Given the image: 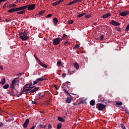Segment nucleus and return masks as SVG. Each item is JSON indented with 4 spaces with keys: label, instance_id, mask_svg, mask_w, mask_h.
<instances>
[{
    "label": "nucleus",
    "instance_id": "obj_1",
    "mask_svg": "<svg viewBox=\"0 0 129 129\" xmlns=\"http://www.w3.org/2000/svg\"><path fill=\"white\" fill-rule=\"evenodd\" d=\"M28 34H29V32L27 30L24 31V32H20L19 33L20 39H21L22 41H27L29 40V37Z\"/></svg>",
    "mask_w": 129,
    "mask_h": 129
},
{
    "label": "nucleus",
    "instance_id": "obj_2",
    "mask_svg": "<svg viewBox=\"0 0 129 129\" xmlns=\"http://www.w3.org/2000/svg\"><path fill=\"white\" fill-rule=\"evenodd\" d=\"M31 88H33V87L30 84H27L23 87L22 93L24 94H28V93H31Z\"/></svg>",
    "mask_w": 129,
    "mask_h": 129
},
{
    "label": "nucleus",
    "instance_id": "obj_3",
    "mask_svg": "<svg viewBox=\"0 0 129 129\" xmlns=\"http://www.w3.org/2000/svg\"><path fill=\"white\" fill-rule=\"evenodd\" d=\"M17 83V78H14V80L12 81V83L10 85V87L12 89H15V84Z\"/></svg>",
    "mask_w": 129,
    "mask_h": 129
},
{
    "label": "nucleus",
    "instance_id": "obj_4",
    "mask_svg": "<svg viewBox=\"0 0 129 129\" xmlns=\"http://www.w3.org/2000/svg\"><path fill=\"white\" fill-rule=\"evenodd\" d=\"M60 38H54L53 40V45H58L59 43H60Z\"/></svg>",
    "mask_w": 129,
    "mask_h": 129
},
{
    "label": "nucleus",
    "instance_id": "obj_5",
    "mask_svg": "<svg viewBox=\"0 0 129 129\" xmlns=\"http://www.w3.org/2000/svg\"><path fill=\"white\" fill-rule=\"evenodd\" d=\"M28 11H32L33 10H35V8H36V5L35 4H31L28 5Z\"/></svg>",
    "mask_w": 129,
    "mask_h": 129
},
{
    "label": "nucleus",
    "instance_id": "obj_6",
    "mask_svg": "<svg viewBox=\"0 0 129 129\" xmlns=\"http://www.w3.org/2000/svg\"><path fill=\"white\" fill-rule=\"evenodd\" d=\"M129 15V11H124L123 12H120L119 15L121 16V17H125Z\"/></svg>",
    "mask_w": 129,
    "mask_h": 129
},
{
    "label": "nucleus",
    "instance_id": "obj_7",
    "mask_svg": "<svg viewBox=\"0 0 129 129\" xmlns=\"http://www.w3.org/2000/svg\"><path fill=\"white\" fill-rule=\"evenodd\" d=\"M105 106H106V105H103V104L100 103L98 106V110H102V109H103L104 108V107H105Z\"/></svg>",
    "mask_w": 129,
    "mask_h": 129
},
{
    "label": "nucleus",
    "instance_id": "obj_8",
    "mask_svg": "<svg viewBox=\"0 0 129 129\" xmlns=\"http://www.w3.org/2000/svg\"><path fill=\"white\" fill-rule=\"evenodd\" d=\"M110 24L113 26H119V23L114 20H111V22H110Z\"/></svg>",
    "mask_w": 129,
    "mask_h": 129
},
{
    "label": "nucleus",
    "instance_id": "obj_9",
    "mask_svg": "<svg viewBox=\"0 0 129 129\" xmlns=\"http://www.w3.org/2000/svg\"><path fill=\"white\" fill-rule=\"evenodd\" d=\"M30 121V120H29V119H26L24 123L23 124V127L24 128H26L27 127V125L29 123V122Z\"/></svg>",
    "mask_w": 129,
    "mask_h": 129
},
{
    "label": "nucleus",
    "instance_id": "obj_10",
    "mask_svg": "<svg viewBox=\"0 0 129 129\" xmlns=\"http://www.w3.org/2000/svg\"><path fill=\"white\" fill-rule=\"evenodd\" d=\"M15 12H17L16 10V8H13L8 10V13H15Z\"/></svg>",
    "mask_w": 129,
    "mask_h": 129
},
{
    "label": "nucleus",
    "instance_id": "obj_11",
    "mask_svg": "<svg viewBox=\"0 0 129 129\" xmlns=\"http://www.w3.org/2000/svg\"><path fill=\"white\" fill-rule=\"evenodd\" d=\"M77 2V0H74L69 4H67V6H72V5H74V4H76Z\"/></svg>",
    "mask_w": 129,
    "mask_h": 129
},
{
    "label": "nucleus",
    "instance_id": "obj_12",
    "mask_svg": "<svg viewBox=\"0 0 129 129\" xmlns=\"http://www.w3.org/2000/svg\"><path fill=\"white\" fill-rule=\"evenodd\" d=\"M71 100H72V97H68L66 101L67 103H71Z\"/></svg>",
    "mask_w": 129,
    "mask_h": 129
},
{
    "label": "nucleus",
    "instance_id": "obj_13",
    "mask_svg": "<svg viewBox=\"0 0 129 129\" xmlns=\"http://www.w3.org/2000/svg\"><path fill=\"white\" fill-rule=\"evenodd\" d=\"M39 65H40L42 67H43V68H47V65L45 64V63H43L41 61L39 62Z\"/></svg>",
    "mask_w": 129,
    "mask_h": 129
},
{
    "label": "nucleus",
    "instance_id": "obj_14",
    "mask_svg": "<svg viewBox=\"0 0 129 129\" xmlns=\"http://www.w3.org/2000/svg\"><path fill=\"white\" fill-rule=\"evenodd\" d=\"M37 90H39V87H36L33 89H32V88H31V91L30 92H36V91H37Z\"/></svg>",
    "mask_w": 129,
    "mask_h": 129
},
{
    "label": "nucleus",
    "instance_id": "obj_15",
    "mask_svg": "<svg viewBox=\"0 0 129 129\" xmlns=\"http://www.w3.org/2000/svg\"><path fill=\"white\" fill-rule=\"evenodd\" d=\"M53 25H57L58 23V19H57L56 18H54L53 19Z\"/></svg>",
    "mask_w": 129,
    "mask_h": 129
},
{
    "label": "nucleus",
    "instance_id": "obj_16",
    "mask_svg": "<svg viewBox=\"0 0 129 129\" xmlns=\"http://www.w3.org/2000/svg\"><path fill=\"white\" fill-rule=\"evenodd\" d=\"M110 16H111L110 13H107V14L104 15L103 16V18H104V19H106V18H108V17H110Z\"/></svg>",
    "mask_w": 129,
    "mask_h": 129
},
{
    "label": "nucleus",
    "instance_id": "obj_17",
    "mask_svg": "<svg viewBox=\"0 0 129 129\" xmlns=\"http://www.w3.org/2000/svg\"><path fill=\"white\" fill-rule=\"evenodd\" d=\"M74 66L75 68L77 69V70H78L79 69V64L77 62H75L74 64Z\"/></svg>",
    "mask_w": 129,
    "mask_h": 129
},
{
    "label": "nucleus",
    "instance_id": "obj_18",
    "mask_svg": "<svg viewBox=\"0 0 129 129\" xmlns=\"http://www.w3.org/2000/svg\"><path fill=\"white\" fill-rule=\"evenodd\" d=\"M57 120L59 121H61L62 122H64V121H65V119H64L63 118H62L61 117H57Z\"/></svg>",
    "mask_w": 129,
    "mask_h": 129
},
{
    "label": "nucleus",
    "instance_id": "obj_19",
    "mask_svg": "<svg viewBox=\"0 0 129 129\" xmlns=\"http://www.w3.org/2000/svg\"><path fill=\"white\" fill-rule=\"evenodd\" d=\"M37 80H38V82H40V81H43V80H46V79H45L44 77H41L37 79Z\"/></svg>",
    "mask_w": 129,
    "mask_h": 129
},
{
    "label": "nucleus",
    "instance_id": "obj_20",
    "mask_svg": "<svg viewBox=\"0 0 129 129\" xmlns=\"http://www.w3.org/2000/svg\"><path fill=\"white\" fill-rule=\"evenodd\" d=\"M115 104L116 105H119V106H120V105H122V102L119 101H116Z\"/></svg>",
    "mask_w": 129,
    "mask_h": 129
},
{
    "label": "nucleus",
    "instance_id": "obj_21",
    "mask_svg": "<svg viewBox=\"0 0 129 129\" xmlns=\"http://www.w3.org/2000/svg\"><path fill=\"white\" fill-rule=\"evenodd\" d=\"M59 4H60V3H59V2H58V1L55 2H54V3H53L52 4V6H53V7H56V6H58V5H59Z\"/></svg>",
    "mask_w": 129,
    "mask_h": 129
},
{
    "label": "nucleus",
    "instance_id": "obj_22",
    "mask_svg": "<svg viewBox=\"0 0 129 129\" xmlns=\"http://www.w3.org/2000/svg\"><path fill=\"white\" fill-rule=\"evenodd\" d=\"M0 83H1V84L2 85H4V84H5V83H6V79L4 78L2 80V81L0 82Z\"/></svg>",
    "mask_w": 129,
    "mask_h": 129
},
{
    "label": "nucleus",
    "instance_id": "obj_23",
    "mask_svg": "<svg viewBox=\"0 0 129 129\" xmlns=\"http://www.w3.org/2000/svg\"><path fill=\"white\" fill-rule=\"evenodd\" d=\"M45 10H42L38 13V15H39V16H42V15H44V14H45Z\"/></svg>",
    "mask_w": 129,
    "mask_h": 129
},
{
    "label": "nucleus",
    "instance_id": "obj_24",
    "mask_svg": "<svg viewBox=\"0 0 129 129\" xmlns=\"http://www.w3.org/2000/svg\"><path fill=\"white\" fill-rule=\"evenodd\" d=\"M18 15H23V14H25V11L22 10L21 11L17 12Z\"/></svg>",
    "mask_w": 129,
    "mask_h": 129
},
{
    "label": "nucleus",
    "instance_id": "obj_25",
    "mask_svg": "<svg viewBox=\"0 0 129 129\" xmlns=\"http://www.w3.org/2000/svg\"><path fill=\"white\" fill-rule=\"evenodd\" d=\"M62 127V123H59L57 125V129H60Z\"/></svg>",
    "mask_w": 129,
    "mask_h": 129
},
{
    "label": "nucleus",
    "instance_id": "obj_26",
    "mask_svg": "<svg viewBox=\"0 0 129 129\" xmlns=\"http://www.w3.org/2000/svg\"><path fill=\"white\" fill-rule=\"evenodd\" d=\"M57 65L58 67H60L61 66H62V63L61 62V61H58L57 62Z\"/></svg>",
    "mask_w": 129,
    "mask_h": 129
},
{
    "label": "nucleus",
    "instance_id": "obj_27",
    "mask_svg": "<svg viewBox=\"0 0 129 129\" xmlns=\"http://www.w3.org/2000/svg\"><path fill=\"white\" fill-rule=\"evenodd\" d=\"M90 103L91 105H92V106L95 105V101H94V100H91L90 102Z\"/></svg>",
    "mask_w": 129,
    "mask_h": 129
},
{
    "label": "nucleus",
    "instance_id": "obj_28",
    "mask_svg": "<svg viewBox=\"0 0 129 129\" xmlns=\"http://www.w3.org/2000/svg\"><path fill=\"white\" fill-rule=\"evenodd\" d=\"M26 9H28V5L21 7V10L23 11V10H26Z\"/></svg>",
    "mask_w": 129,
    "mask_h": 129
},
{
    "label": "nucleus",
    "instance_id": "obj_29",
    "mask_svg": "<svg viewBox=\"0 0 129 129\" xmlns=\"http://www.w3.org/2000/svg\"><path fill=\"white\" fill-rule=\"evenodd\" d=\"M10 86L9 84H6L3 86L4 89H8V88Z\"/></svg>",
    "mask_w": 129,
    "mask_h": 129
},
{
    "label": "nucleus",
    "instance_id": "obj_30",
    "mask_svg": "<svg viewBox=\"0 0 129 129\" xmlns=\"http://www.w3.org/2000/svg\"><path fill=\"white\" fill-rule=\"evenodd\" d=\"M86 13H82L79 15H78V18H81L82 17H83V16H84L85 15Z\"/></svg>",
    "mask_w": 129,
    "mask_h": 129
},
{
    "label": "nucleus",
    "instance_id": "obj_31",
    "mask_svg": "<svg viewBox=\"0 0 129 129\" xmlns=\"http://www.w3.org/2000/svg\"><path fill=\"white\" fill-rule=\"evenodd\" d=\"M16 12H19V11H22V7H19L17 8H16Z\"/></svg>",
    "mask_w": 129,
    "mask_h": 129
},
{
    "label": "nucleus",
    "instance_id": "obj_32",
    "mask_svg": "<svg viewBox=\"0 0 129 129\" xmlns=\"http://www.w3.org/2000/svg\"><path fill=\"white\" fill-rule=\"evenodd\" d=\"M37 83H39V81H38V79H37L36 81L33 82V85H35L37 84Z\"/></svg>",
    "mask_w": 129,
    "mask_h": 129
},
{
    "label": "nucleus",
    "instance_id": "obj_33",
    "mask_svg": "<svg viewBox=\"0 0 129 129\" xmlns=\"http://www.w3.org/2000/svg\"><path fill=\"white\" fill-rule=\"evenodd\" d=\"M17 7V5H15V4H11L10 6V8H15Z\"/></svg>",
    "mask_w": 129,
    "mask_h": 129
},
{
    "label": "nucleus",
    "instance_id": "obj_34",
    "mask_svg": "<svg viewBox=\"0 0 129 129\" xmlns=\"http://www.w3.org/2000/svg\"><path fill=\"white\" fill-rule=\"evenodd\" d=\"M120 126H121V128H122V129H126L125 126H124V125L123 124H120Z\"/></svg>",
    "mask_w": 129,
    "mask_h": 129
},
{
    "label": "nucleus",
    "instance_id": "obj_35",
    "mask_svg": "<svg viewBox=\"0 0 129 129\" xmlns=\"http://www.w3.org/2000/svg\"><path fill=\"white\" fill-rule=\"evenodd\" d=\"M12 20L10 19L7 18L5 20V22H7V23H9V22H11Z\"/></svg>",
    "mask_w": 129,
    "mask_h": 129
},
{
    "label": "nucleus",
    "instance_id": "obj_36",
    "mask_svg": "<svg viewBox=\"0 0 129 129\" xmlns=\"http://www.w3.org/2000/svg\"><path fill=\"white\" fill-rule=\"evenodd\" d=\"M128 31H129V24L127 25L126 29H125L126 32H128Z\"/></svg>",
    "mask_w": 129,
    "mask_h": 129
},
{
    "label": "nucleus",
    "instance_id": "obj_37",
    "mask_svg": "<svg viewBox=\"0 0 129 129\" xmlns=\"http://www.w3.org/2000/svg\"><path fill=\"white\" fill-rule=\"evenodd\" d=\"M63 91H64V92L68 95H70V94L69 93V92H68V91H67V90H66V89L63 90Z\"/></svg>",
    "mask_w": 129,
    "mask_h": 129
},
{
    "label": "nucleus",
    "instance_id": "obj_38",
    "mask_svg": "<svg viewBox=\"0 0 129 129\" xmlns=\"http://www.w3.org/2000/svg\"><path fill=\"white\" fill-rule=\"evenodd\" d=\"M73 23H74L73 20H70V21H68V24H73Z\"/></svg>",
    "mask_w": 129,
    "mask_h": 129
},
{
    "label": "nucleus",
    "instance_id": "obj_39",
    "mask_svg": "<svg viewBox=\"0 0 129 129\" xmlns=\"http://www.w3.org/2000/svg\"><path fill=\"white\" fill-rule=\"evenodd\" d=\"M39 96V98H43V97L45 96V94L43 93V95L40 94Z\"/></svg>",
    "mask_w": 129,
    "mask_h": 129
},
{
    "label": "nucleus",
    "instance_id": "obj_40",
    "mask_svg": "<svg viewBox=\"0 0 129 129\" xmlns=\"http://www.w3.org/2000/svg\"><path fill=\"white\" fill-rule=\"evenodd\" d=\"M52 14H48L46 16V18H51L52 17Z\"/></svg>",
    "mask_w": 129,
    "mask_h": 129
},
{
    "label": "nucleus",
    "instance_id": "obj_41",
    "mask_svg": "<svg viewBox=\"0 0 129 129\" xmlns=\"http://www.w3.org/2000/svg\"><path fill=\"white\" fill-rule=\"evenodd\" d=\"M79 47H80V46H79V45L77 44L75 47H74V49H77V48H79Z\"/></svg>",
    "mask_w": 129,
    "mask_h": 129
},
{
    "label": "nucleus",
    "instance_id": "obj_42",
    "mask_svg": "<svg viewBox=\"0 0 129 129\" xmlns=\"http://www.w3.org/2000/svg\"><path fill=\"white\" fill-rule=\"evenodd\" d=\"M104 37V36H103V35H101L100 36V40L101 41H102L103 40V38Z\"/></svg>",
    "mask_w": 129,
    "mask_h": 129
},
{
    "label": "nucleus",
    "instance_id": "obj_43",
    "mask_svg": "<svg viewBox=\"0 0 129 129\" xmlns=\"http://www.w3.org/2000/svg\"><path fill=\"white\" fill-rule=\"evenodd\" d=\"M90 17V15H87L85 16V18L86 19H88V18H89Z\"/></svg>",
    "mask_w": 129,
    "mask_h": 129
},
{
    "label": "nucleus",
    "instance_id": "obj_44",
    "mask_svg": "<svg viewBox=\"0 0 129 129\" xmlns=\"http://www.w3.org/2000/svg\"><path fill=\"white\" fill-rule=\"evenodd\" d=\"M48 128L49 129L52 128V125L51 124H49V125H48Z\"/></svg>",
    "mask_w": 129,
    "mask_h": 129
},
{
    "label": "nucleus",
    "instance_id": "obj_45",
    "mask_svg": "<svg viewBox=\"0 0 129 129\" xmlns=\"http://www.w3.org/2000/svg\"><path fill=\"white\" fill-rule=\"evenodd\" d=\"M35 59L37 61H38V62H40L41 60H40V59H39V58H38V57H35Z\"/></svg>",
    "mask_w": 129,
    "mask_h": 129
},
{
    "label": "nucleus",
    "instance_id": "obj_46",
    "mask_svg": "<svg viewBox=\"0 0 129 129\" xmlns=\"http://www.w3.org/2000/svg\"><path fill=\"white\" fill-rule=\"evenodd\" d=\"M32 104H37V102H36V101H32Z\"/></svg>",
    "mask_w": 129,
    "mask_h": 129
},
{
    "label": "nucleus",
    "instance_id": "obj_47",
    "mask_svg": "<svg viewBox=\"0 0 129 129\" xmlns=\"http://www.w3.org/2000/svg\"><path fill=\"white\" fill-rule=\"evenodd\" d=\"M62 77H65L66 76V74H65V73H62Z\"/></svg>",
    "mask_w": 129,
    "mask_h": 129
},
{
    "label": "nucleus",
    "instance_id": "obj_48",
    "mask_svg": "<svg viewBox=\"0 0 129 129\" xmlns=\"http://www.w3.org/2000/svg\"><path fill=\"white\" fill-rule=\"evenodd\" d=\"M64 1L65 0H59L58 2L59 4H60V3H62V2H64Z\"/></svg>",
    "mask_w": 129,
    "mask_h": 129
},
{
    "label": "nucleus",
    "instance_id": "obj_49",
    "mask_svg": "<svg viewBox=\"0 0 129 129\" xmlns=\"http://www.w3.org/2000/svg\"><path fill=\"white\" fill-rule=\"evenodd\" d=\"M66 37H67V35H66V34H63V38H65Z\"/></svg>",
    "mask_w": 129,
    "mask_h": 129
},
{
    "label": "nucleus",
    "instance_id": "obj_50",
    "mask_svg": "<svg viewBox=\"0 0 129 129\" xmlns=\"http://www.w3.org/2000/svg\"><path fill=\"white\" fill-rule=\"evenodd\" d=\"M22 2V0H17V3H21Z\"/></svg>",
    "mask_w": 129,
    "mask_h": 129
},
{
    "label": "nucleus",
    "instance_id": "obj_51",
    "mask_svg": "<svg viewBox=\"0 0 129 129\" xmlns=\"http://www.w3.org/2000/svg\"><path fill=\"white\" fill-rule=\"evenodd\" d=\"M83 0H77V3H79L80 2H82Z\"/></svg>",
    "mask_w": 129,
    "mask_h": 129
},
{
    "label": "nucleus",
    "instance_id": "obj_52",
    "mask_svg": "<svg viewBox=\"0 0 129 129\" xmlns=\"http://www.w3.org/2000/svg\"><path fill=\"white\" fill-rule=\"evenodd\" d=\"M3 125H4V124L0 122V126H3Z\"/></svg>",
    "mask_w": 129,
    "mask_h": 129
},
{
    "label": "nucleus",
    "instance_id": "obj_53",
    "mask_svg": "<svg viewBox=\"0 0 129 129\" xmlns=\"http://www.w3.org/2000/svg\"><path fill=\"white\" fill-rule=\"evenodd\" d=\"M101 97H102V95H99V98H101Z\"/></svg>",
    "mask_w": 129,
    "mask_h": 129
},
{
    "label": "nucleus",
    "instance_id": "obj_54",
    "mask_svg": "<svg viewBox=\"0 0 129 129\" xmlns=\"http://www.w3.org/2000/svg\"><path fill=\"white\" fill-rule=\"evenodd\" d=\"M66 44H68V41H67L64 42V45H66Z\"/></svg>",
    "mask_w": 129,
    "mask_h": 129
},
{
    "label": "nucleus",
    "instance_id": "obj_55",
    "mask_svg": "<svg viewBox=\"0 0 129 129\" xmlns=\"http://www.w3.org/2000/svg\"><path fill=\"white\" fill-rule=\"evenodd\" d=\"M40 127H43V124H39Z\"/></svg>",
    "mask_w": 129,
    "mask_h": 129
},
{
    "label": "nucleus",
    "instance_id": "obj_56",
    "mask_svg": "<svg viewBox=\"0 0 129 129\" xmlns=\"http://www.w3.org/2000/svg\"><path fill=\"white\" fill-rule=\"evenodd\" d=\"M0 69H1V70H3L4 69L2 66H0Z\"/></svg>",
    "mask_w": 129,
    "mask_h": 129
},
{
    "label": "nucleus",
    "instance_id": "obj_57",
    "mask_svg": "<svg viewBox=\"0 0 129 129\" xmlns=\"http://www.w3.org/2000/svg\"><path fill=\"white\" fill-rule=\"evenodd\" d=\"M6 0H1V3H3V2H6Z\"/></svg>",
    "mask_w": 129,
    "mask_h": 129
},
{
    "label": "nucleus",
    "instance_id": "obj_58",
    "mask_svg": "<svg viewBox=\"0 0 129 129\" xmlns=\"http://www.w3.org/2000/svg\"><path fill=\"white\" fill-rule=\"evenodd\" d=\"M80 103H84L83 101H81L79 103V104H80Z\"/></svg>",
    "mask_w": 129,
    "mask_h": 129
},
{
    "label": "nucleus",
    "instance_id": "obj_59",
    "mask_svg": "<svg viewBox=\"0 0 129 129\" xmlns=\"http://www.w3.org/2000/svg\"><path fill=\"white\" fill-rule=\"evenodd\" d=\"M54 87H55V89H57V85H54Z\"/></svg>",
    "mask_w": 129,
    "mask_h": 129
},
{
    "label": "nucleus",
    "instance_id": "obj_60",
    "mask_svg": "<svg viewBox=\"0 0 129 129\" xmlns=\"http://www.w3.org/2000/svg\"><path fill=\"white\" fill-rule=\"evenodd\" d=\"M43 128H46V125H43Z\"/></svg>",
    "mask_w": 129,
    "mask_h": 129
},
{
    "label": "nucleus",
    "instance_id": "obj_61",
    "mask_svg": "<svg viewBox=\"0 0 129 129\" xmlns=\"http://www.w3.org/2000/svg\"><path fill=\"white\" fill-rule=\"evenodd\" d=\"M22 94H23V93H20L19 94V96H21V95H22Z\"/></svg>",
    "mask_w": 129,
    "mask_h": 129
},
{
    "label": "nucleus",
    "instance_id": "obj_62",
    "mask_svg": "<svg viewBox=\"0 0 129 129\" xmlns=\"http://www.w3.org/2000/svg\"><path fill=\"white\" fill-rule=\"evenodd\" d=\"M63 38H64V37H61V40H63Z\"/></svg>",
    "mask_w": 129,
    "mask_h": 129
},
{
    "label": "nucleus",
    "instance_id": "obj_63",
    "mask_svg": "<svg viewBox=\"0 0 129 129\" xmlns=\"http://www.w3.org/2000/svg\"><path fill=\"white\" fill-rule=\"evenodd\" d=\"M94 26H95V25H96V23H94Z\"/></svg>",
    "mask_w": 129,
    "mask_h": 129
},
{
    "label": "nucleus",
    "instance_id": "obj_64",
    "mask_svg": "<svg viewBox=\"0 0 129 129\" xmlns=\"http://www.w3.org/2000/svg\"><path fill=\"white\" fill-rule=\"evenodd\" d=\"M34 56L35 58H36V57H37L35 54H34Z\"/></svg>",
    "mask_w": 129,
    "mask_h": 129
}]
</instances>
